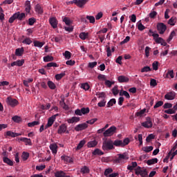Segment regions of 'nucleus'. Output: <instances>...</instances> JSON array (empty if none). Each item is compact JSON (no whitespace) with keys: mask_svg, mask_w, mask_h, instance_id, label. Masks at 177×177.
I'll return each instance as SVG.
<instances>
[{"mask_svg":"<svg viewBox=\"0 0 177 177\" xmlns=\"http://www.w3.org/2000/svg\"><path fill=\"white\" fill-rule=\"evenodd\" d=\"M114 149L113 142L111 140H105L102 142V150L104 151H110Z\"/></svg>","mask_w":177,"mask_h":177,"instance_id":"obj_1","label":"nucleus"},{"mask_svg":"<svg viewBox=\"0 0 177 177\" xmlns=\"http://www.w3.org/2000/svg\"><path fill=\"white\" fill-rule=\"evenodd\" d=\"M136 175H140L141 177H148L149 174L147 173V170L146 169H142L140 166H138L136 169H135Z\"/></svg>","mask_w":177,"mask_h":177,"instance_id":"obj_2","label":"nucleus"},{"mask_svg":"<svg viewBox=\"0 0 177 177\" xmlns=\"http://www.w3.org/2000/svg\"><path fill=\"white\" fill-rule=\"evenodd\" d=\"M115 131H117V127L112 126L107 130H106L104 133L103 135L105 138H107L109 136H113L114 133H115Z\"/></svg>","mask_w":177,"mask_h":177,"instance_id":"obj_3","label":"nucleus"},{"mask_svg":"<svg viewBox=\"0 0 177 177\" xmlns=\"http://www.w3.org/2000/svg\"><path fill=\"white\" fill-rule=\"evenodd\" d=\"M6 102L8 106H10L11 107H16L17 104H19V101H17L16 99L12 97H8L6 100Z\"/></svg>","mask_w":177,"mask_h":177,"instance_id":"obj_4","label":"nucleus"},{"mask_svg":"<svg viewBox=\"0 0 177 177\" xmlns=\"http://www.w3.org/2000/svg\"><path fill=\"white\" fill-rule=\"evenodd\" d=\"M157 30L159 34H164L167 31V25L164 23H158L157 24Z\"/></svg>","mask_w":177,"mask_h":177,"instance_id":"obj_5","label":"nucleus"},{"mask_svg":"<svg viewBox=\"0 0 177 177\" xmlns=\"http://www.w3.org/2000/svg\"><path fill=\"white\" fill-rule=\"evenodd\" d=\"M118 158H116L115 159V162H121V161H122V160H128V158H129V157H128V153H119L118 154Z\"/></svg>","mask_w":177,"mask_h":177,"instance_id":"obj_6","label":"nucleus"},{"mask_svg":"<svg viewBox=\"0 0 177 177\" xmlns=\"http://www.w3.org/2000/svg\"><path fill=\"white\" fill-rule=\"evenodd\" d=\"M142 127H144V128H152L153 127V122H151V118L147 117L146 118V121L142 122Z\"/></svg>","mask_w":177,"mask_h":177,"instance_id":"obj_7","label":"nucleus"},{"mask_svg":"<svg viewBox=\"0 0 177 177\" xmlns=\"http://www.w3.org/2000/svg\"><path fill=\"white\" fill-rule=\"evenodd\" d=\"M176 97V93L175 91H170L165 95L166 100H174Z\"/></svg>","mask_w":177,"mask_h":177,"instance_id":"obj_8","label":"nucleus"},{"mask_svg":"<svg viewBox=\"0 0 177 177\" xmlns=\"http://www.w3.org/2000/svg\"><path fill=\"white\" fill-rule=\"evenodd\" d=\"M86 128H88V124L86 122H84L82 124H77L75 127V131H76L77 132H80V131H84V129H86Z\"/></svg>","mask_w":177,"mask_h":177,"instance_id":"obj_9","label":"nucleus"},{"mask_svg":"<svg viewBox=\"0 0 177 177\" xmlns=\"http://www.w3.org/2000/svg\"><path fill=\"white\" fill-rule=\"evenodd\" d=\"M55 120H56V118L55 116L50 117L48 120L47 124L45 126V129H48V128H50V127H52L53 125V122H55Z\"/></svg>","mask_w":177,"mask_h":177,"instance_id":"obj_10","label":"nucleus"},{"mask_svg":"<svg viewBox=\"0 0 177 177\" xmlns=\"http://www.w3.org/2000/svg\"><path fill=\"white\" fill-rule=\"evenodd\" d=\"M49 23L53 28H57V19L55 17L50 18Z\"/></svg>","mask_w":177,"mask_h":177,"instance_id":"obj_11","label":"nucleus"},{"mask_svg":"<svg viewBox=\"0 0 177 177\" xmlns=\"http://www.w3.org/2000/svg\"><path fill=\"white\" fill-rule=\"evenodd\" d=\"M66 131H67V126L64 124H62L59 126L57 131V133H59V134L64 133Z\"/></svg>","mask_w":177,"mask_h":177,"instance_id":"obj_12","label":"nucleus"},{"mask_svg":"<svg viewBox=\"0 0 177 177\" xmlns=\"http://www.w3.org/2000/svg\"><path fill=\"white\" fill-rule=\"evenodd\" d=\"M61 160H64L65 162H69L70 164H73L74 162V160H73V158H71L67 156H61Z\"/></svg>","mask_w":177,"mask_h":177,"instance_id":"obj_13","label":"nucleus"},{"mask_svg":"<svg viewBox=\"0 0 177 177\" xmlns=\"http://www.w3.org/2000/svg\"><path fill=\"white\" fill-rule=\"evenodd\" d=\"M118 82H129V78L127 76L120 75L118 77Z\"/></svg>","mask_w":177,"mask_h":177,"instance_id":"obj_14","label":"nucleus"},{"mask_svg":"<svg viewBox=\"0 0 177 177\" xmlns=\"http://www.w3.org/2000/svg\"><path fill=\"white\" fill-rule=\"evenodd\" d=\"M3 162L10 167H13V161L8 157H3Z\"/></svg>","mask_w":177,"mask_h":177,"instance_id":"obj_15","label":"nucleus"},{"mask_svg":"<svg viewBox=\"0 0 177 177\" xmlns=\"http://www.w3.org/2000/svg\"><path fill=\"white\" fill-rule=\"evenodd\" d=\"M20 140L21 142H24V143H26V145H28V146H32V142H31V139L30 138H21Z\"/></svg>","mask_w":177,"mask_h":177,"instance_id":"obj_16","label":"nucleus"},{"mask_svg":"<svg viewBox=\"0 0 177 177\" xmlns=\"http://www.w3.org/2000/svg\"><path fill=\"white\" fill-rule=\"evenodd\" d=\"M80 118L73 116L70 119H68L67 122L68 124H74V122H80Z\"/></svg>","mask_w":177,"mask_h":177,"instance_id":"obj_17","label":"nucleus"},{"mask_svg":"<svg viewBox=\"0 0 177 177\" xmlns=\"http://www.w3.org/2000/svg\"><path fill=\"white\" fill-rule=\"evenodd\" d=\"M31 10V2L30 1H26L25 3V11L26 13H30Z\"/></svg>","mask_w":177,"mask_h":177,"instance_id":"obj_18","label":"nucleus"},{"mask_svg":"<svg viewBox=\"0 0 177 177\" xmlns=\"http://www.w3.org/2000/svg\"><path fill=\"white\" fill-rule=\"evenodd\" d=\"M20 133H15L11 131H8L6 132V136H10L11 138H17V136H20Z\"/></svg>","mask_w":177,"mask_h":177,"instance_id":"obj_19","label":"nucleus"},{"mask_svg":"<svg viewBox=\"0 0 177 177\" xmlns=\"http://www.w3.org/2000/svg\"><path fill=\"white\" fill-rule=\"evenodd\" d=\"M96 146H97V141H96L95 140L89 141L87 143V147L88 148L95 147Z\"/></svg>","mask_w":177,"mask_h":177,"instance_id":"obj_20","label":"nucleus"},{"mask_svg":"<svg viewBox=\"0 0 177 177\" xmlns=\"http://www.w3.org/2000/svg\"><path fill=\"white\" fill-rule=\"evenodd\" d=\"M55 177H70V176H66V173L63 171H57L55 173Z\"/></svg>","mask_w":177,"mask_h":177,"instance_id":"obj_21","label":"nucleus"},{"mask_svg":"<svg viewBox=\"0 0 177 177\" xmlns=\"http://www.w3.org/2000/svg\"><path fill=\"white\" fill-rule=\"evenodd\" d=\"M24 53V48H17L15 50V55L16 56H23Z\"/></svg>","mask_w":177,"mask_h":177,"instance_id":"obj_22","label":"nucleus"},{"mask_svg":"<svg viewBox=\"0 0 177 177\" xmlns=\"http://www.w3.org/2000/svg\"><path fill=\"white\" fill-rule=\"evenodd\" d=\"M88 35H89L88 32H82L80 34L79 37L80 38V39L85 41V39H86V38H88Z\"/></svg>","mask_w":177,"mask_h":177,"instance_id":"obj_23","label":"nucleus"},{"mask_svg":"<svg viewBox=\"0 0 177 177\" xmlns=\"http://www.w3.org/2000/svg\"><path fill=\"white\" fill-rule=\"evenodd\" d=\"M50 149L52 151L53 154H57V145H56V144H51L50 145Z\"/></svg>","mask_w":177,"mask_h":177,"instance_id":"obj_24","label":"nucleus"},{"mask_svg":"<svg viewBox=\"0 0 177 177\" xmlns=\"http://www.w3.org/2000/svg\"><path fill=\"white\" fill-rule=\"evenodd\" d=\"M15 14L17 15V19H18V20H23L24 19H26V14L24 12L20 13V12H18Z\"/></svg>","mask_w":177,"mask_h":177,"instance_id":"obj_25","label":"nucleus"},{"mask_svg":"<svg viewBox=\"0 0 177 177\" xmlns=\"http://www.w3.org/2000/svg\"><path fill=\"white\" fill-rule=\"evenodd\" d=\"M93 156H103V154H104V153L103 151H102V150L99 149H95L93 153H92Z\"/></svg>","mask_w":177,"mask_h":177,"instance_id":"obj_26","label":"nucleus"},{"mask_svg":"<svg viewBox=\"0 0 177 177\" xmlns=\"http://www.w3.org/2000/svg\"><path fill=\"white\" fill-rule=\"evenodd\" d=\"M158 162V159L157 158L148 160L147 162V165H153V164H157Z\"/></svg>","mask_w":177,"mask_h":177,"instance_id":"obj_27","label":"nucleus"},{"mask_svg":"<svg viewBox=\"0 0 177 177\" xmlns=\"http://www.w3.org/2000/svg\"><path fill=\"white\" fill-rule=\"evenodd\" d=\"M59 104L64 110H68V105L66 104L64 98H62L61 101L59 102Z\"/></svg>","mask_w":177,"mask_h":177,"instance_id":"obj_28","label":"nucleus"},{"mask_svg":"<svg viewBox=\"0 0 177 177\" xmlns=\"http://www.w3.org/2000/svg\"><path fill=\"white\" fill-rule=\"evenodd\" d=\"M174 78L175 75H174V70H168L165 78Z\"/></svg>","mask_w":177,"mask_h":177,"instance_id":"obj_29","label":"nucleus"},{"mask_svg":"<svg viewBox=\"0 0 177 177\" xmlns=\"http://www.w3.org/2000/svg\"><path fill=\"white\" fill-rule=\"evenodd\" d=\"M35 10L39 13V15H42L44 13V10L42 9V7H41V5L37 4L35 6Z\"/></svg>","mask_w":177,"mask_h":177,"instance_id":"obj_30","label":"nucleus"},{"mask_svg":"<svg viewBox=\"0 0 177 177\" xmlns=\"http://www.w3.org/2000/svg\"><path fill=\"white\" fill-rule=\"evenodd\" d=\"M113 146H116V147H123L122 140H116L113 142Z\"/></svg>","mask_w":177,"mask_h":177,"instance_id":"obj_31","label":"nucleus"},{"mask_svg":"<svg viewBox=\"0 0 177 177\" xmlns=\"http://www.w3.org/2000/svg\"><path fill=\"white\" fill-rule=\"evenodd\" d=\"M85 143H86V141H85L84 140H81L79 144L77 145V147H76V150H81V149H82V147H84Z\"/></svg>","mask_w":177,"mask_h":177,"instance_id":"obj_32","label":"nucleus"},{"mask_svg":"<svg viewBox=\"0 0 177 177\" xmlns=\"http://www.w3.org/2000/svg\"><path fill=\"white\" fill-rule=\"evenodd\" d=\"M86 2H88V0H78L77 6L79 8H84V6L86 4Z\"/></svg>","mask_w":177,"mask_h":177,"instance_id":"obj_33","label":"nucleus"},{"mask_svg":"<svg viewBox=\"0 0 177 177\" xmlns=\"http://www.w3.org/2000/svg\"><path fill=\"white\" fill-rule=\"evenodd\" d=\"M63 21H64V23H65V24L66 26H70L71 24H73V20L70 19V18H68L67 17H65L63 19Z\"/></svg>","mask_w":177,"mask_h":177,"instance_id":"obj_34","label":"nucleus"},{"mask_svg":"<svg viewBox=\"0 0 177 177\" xmlns=\"http://www.w3.org/2000/svg\"><path fill=\"white\" fill-rule=\"evenodd\" d=\"M117 103V101L115 100V98L111 99L108 103H107V107H111L114 106Z\"/></svg>","mask_w":177,"mask_h":177,"instance_id":"obj_35","label":"nucleus"},{"mask_svg":"<svg viewBox=\"0 0 177 177\" xmlns=\"http://www.w3.org/2000/svg\"><path fill=\"white\" fill-rule=\"evenodd\" d=\"M153 147V146L149 147H144L142 148V151H145V153H150V151H152Z\"/></svg>","mask_w":177,"mask_h":177,"instance_id":"obj_36","label":"nucleus"},{"mask_svg":"<svg viewBox=\"0 0 177 177\" xmlns=\"http://www.w3.org/2000/svg\"><path fill=\"white\" fill-rule=\"evenodd\" d=\"M45 45L44 42H41L38 41H34V46L37 48H42Z\"/></svg>","mask_w":177,"mask_h":177,"instance_id":"obj_37","label":"nucleus"},{"mask_svg":"<svg viewBox=\"0 0 177 177\" xmlns=\"http://www.w3.org/2000/svg\"><path fill=\"white\" fill-rule=\"evenodd\" d=\"M176 23V17H172L168 21V24H169L170 26H175Z\"/></svg>","mask_w":177,"mask_h":177,"instance_id":"obj_38","label":"nucleus"},{"mask_svg":"<svg viewBox=\"0 0 177 177\" xmlns=\"http://www.w3.org/2000/svg\"><path fill=\"white\" fill-rule=\"evenodd\" d=\"M80 172L82 174H89V167H88L87 166H84L83 167L81 168Z\"/></svg>","mask_w":177,"mask_h":177,"instance_id":"obj_39","label":"nucleus"},{"mask_svg":"<svg viewBox=\"0 0 177 177\" xmlns=\"http://www.w3.org/2000/svg\"><path fill=\"white\" fill-rule=\"evenodd\" d=\"M53 60H54L53 57L50 55H47L44 57V62H45L46 63H48V62H53Z\"/></svg>","mask_w":177,"mask_h":177,"instance_id":"obj_40","label":"nucleus"},{"mask_svg":"<svg viewBox=\"0 0 177 177\" xmlns=\"http://www.w3.org/2000/svg\"><path fill=\"white\" fill-rule=\"evenodd\" d=\"M22 44H25L26 45H31V44H32V41H31V39H30V37H26L22 41Z\"/></svg>","mask_w":177,"mask_h":177,"instance_id":"obj_41","label":"nucleus"},{"mask_svg":"<svg viewBox=\"0 0 177 177\" xmlns=\"http://www.w3.org/2000/svg\"><path fill=\"white\" fill-rule=\"evenodd\" d=\"M95 95L96 96H98L99 99H106V93L104 92H97Z\"/></svg>","mask_w":177,"mask_h":177,"instance_id":"obj_42","label":"nucleus"},{"mask_svg":"<svg viewBox=\"0 0 177 177\" xmlns=\"http://www.w3.org/2000/svg\"><path fill=\"white\" fill-rule=\"evenodd\" d=\"M21 157L24 161H27L28 157H30V153L28 152H23Z\"/></svg>","mask_w":177,"mask_h":177,"instance_id":"obj_43","label":"nucleus"},{"mask_svg":"<svg viewBox=\"0 0 177 177\" xmlns=\"http://www.w3.org/2000/svg\"><path fill=\"white\" fill-rule=\"evenodd\" d=\"M64 75H66V73L64 72L59 74H57L55 75V80H57V81H60V80L62 79L63 77H64Z\"/></svg>","mask_w":177,"mask_h":177,"instance_id":"obj_44","label":"nucleus"},{"mask_svg":"<svg viewBox=\"0 0 177 177\" xmlns=\"http://www.w3.org/2000/svg\"><path fill=\"white\" fill-rule=\"evenodd\" d=\"M51 41L57 42L58 44H60L62 42V37L58 36V37H54L51 39Z\"/></svg>","mask_w":177,"mask_h":177,"instance_id":"obj_45","label":"nucleus"},{"mask_svg":"<svg viewBox=\"0 0 177 177\" xmlns=\"http://www.w3.org/2000/svg\"><path fill=\"white\" fill-rule=\"evenodd\" d=\"M120 95L125 96V97H127V99H129V97H131V95H129V93H128V91H123L122 92H120Z\"/></svg>","mask_w":177,"mask_h":177,"instance_id":"obj_46","label":"nucleus"},{"mask_svg":"<svg viewBox=\"0 0 177 177\" xmlns=\"http://www.w3.org/2000/svg\"><path fill=\"white\" fill-rule=\"evenodd\" d=\"M48 86L50 88V89H56V84L53 83L52 81L48 82Z\"/></svg>","mask_w":177,"mask_h":177,"instance_id":"obj_47","label":"nucleus"},{"mask_svg":"<svg viewBox=\"0 0 177 177\" xmlns=\"http://www.w3.org/2000/svg\"><path fill=\"white\" fill-rule=\"evenodd\" d=\"M81 88L84 89V91H89V88H91V86L88 83H83L81 85Z\"/></svg>","mask_w":177,"mask_h":177,"instance_id":"obj_48","label":"nucleus"},{"mask_svg":"<svg viewBox=\"0 0 177 177\" xmlns=\"http://www.w3.org/2000/svg\"><path fill=\"white\" fill-rule=\"evenodd\" d=\"M86 19H87V20H89V21H90V23H91V24H95V17L87 15L86 17Z\"/></svg>","mask_w":177,"mask_h":177,"instance_id":"obj_49","label":"nucleus"},{"mask_svg":"<svg viewBox=\"0 0 177 177\" xmlns=\"http://www.w3.org/2000/svg\"><path fill=\"white\" fill-rule=\"evenodd\" d=\"M97 66V62H89L88 64V68H95Z\"/></svg>","mask_w":177,"mask_h":177,"instance_id":"obj_50","label":"nucleus"},{"mask_svg":"<svg viewBox=\"0 0 177 177\" xmlns=\"http://www.w3.org/2000/svg\"><path fill=\"white\" fill-rule=\"evenodd\" d=\"M35 125H39V122L38 121H34L28 123V127H29L30 128H32V127H35Z\"/></svg>","mask_w":177,"mask_h":177,"instance_id":"obj_51","label":"nucleus"},{"mask_svg":"<svg viewBox=\"0 0 177 177\" xmlns=\"http://www.w3.org/2000/svg\"><path fill=\"white\" fill-rule=\"evenodd\" d=\"M129 142H131V140L128 138H124V140L122 141V145L123 147H125V146L129 145Z\"/></svg>","mask_w":177,"mask_h":177,"instance_id":"obj_52","label":"nucleus"},{"mask_svg":"<svg viewBox=\"0 0 177 177\" xmlns=\"http://www.w3.org/2000/svg\"><path fill=\"white\" fill-rule=\"evenodd\" d=\"M111 172H113V169L108 168L104 171V175L108 177L110 175V174H111Z\"/></svg>","mask_w":177,"mask_h":177,"instance_id":"obj_53","label":"nucleus"},{"mask_svg":"<svg viewBox=\"0 0 177 177\" xmlns=\"http://www.w3.org/2000/svg\"><path fill=\"white\" fill-rule=\"evenodd\" d=\"M106 101L105 99H103L100 102H98L97 106L98 107H104L106 106Z\"/></svg>","mask_w":177,"mask_h":177,"instance_id":"obj_54","label":"nucleus"},{"mask_svg":"<svg viewBox=\"0 0 177 177\" xmlns=\"http://www.w3.org/2000/svg\"><path fill=\"white\" fill-rule=\"evenodd\" d=\"M106 56L110 57L111 56V48L109 46H106Z\"/></svg>","mask_w":177,"mask_h":177,"instance_id":"obj_55","label":"nucleus"},{"mask_svg":"<svg viewBox=\"0 0 177 177\" xmlns=\"http://www.w3.org/2000/svg\"><path fill=\"white\" fill-rule=\"evenodd\" d=\"M151 68H150V66H144L142 69H141V73H149V71H151Z\"/></svg>","mask_w":177,"mask_h":177,"instance_id":"obj_56","label":"nucleus"},{"mask_svg":"<svg viewBox=\"0 0 177 177\" xmlns=\"http://www.w3.org/2000/svg\"><path fill=\"white\" fill-rule=\"evenodd\" d=\"M63 55L66 59H71V53H70V51L66 50L63 53Z\"/></svg>","mask_w":177,"mask_h":177,"instance_id":"obj_57","label":"nucleus"},{"mask_svg":"<svg viewBox=\"0 0 177 177\" xmlns=\"http://www.w3.org/2000/svg\"><path fill=\"white\" fill-rule=\"evenodd\" d=\"M146 113V109H142L136 113V117H142Z\"/></svg>","mask_w":177,"mask_h":177,"instance_id":"obj_58","label":"nucleus"},{"mask_svg":"<svg viewBox=\"0 0 177 177\" xmlns=\"http://www.w3.org/2000/svg\"><path fill=\"white\" fill-rule=\"evenodd\" d=\"M152 139H154V136H153V134H149V135L146 138V142H147V143H150V142H151Z\"/></svg>","mask_w":177,"mask_h":177,"instance_id":"obj_59","label":"nucleus"},{"mask_svg":"<svg viewBox=\"0 0 177 177\" xmlns=\"http://www.w3.org/2000/svg\"><path fill=\"white\" fill-rule=\"evenodd\" d=\"M162 104H164V102L158 101L154 105L153 109H158V107H161V106H162Z\"/></svg>","mask_w":177,"mask_h":177,"instance_id":"obj_60","label":"nucleus"},{"mask_svg":"<svg viewBox=\"0 0 177 177\" xmlns=\"http://www.w3.org/2000/svg\"><path fill=\"white\" fill-rule=\"evenodd\" d=\"M16 19H17V17L16 15V13H15L11 17H10L8 20V23H10V24L13 23V21H15Z\"/></svg>","mask_w":177,"mask_h":177,"instance_id":"obj_61","label":"nucleus"},{"mask_svg":"<svg viewBox=\"0 0 177 177\" xmlns=\"http://www.w3.org/2000/svg\"><path fill=\"white\" fill-rule=\"evenodd\" d=\"M12 121H14V122H20V121H21V118H20L19 116L15 115L12 118Z\"/></svg>","mask_w":177,"mask_h":177,"instance_id":"obj_62","label":"nucleus"},{"mask_svg":"<svg viewBox=\"0 0 177 177\" xmlns=\"http://www.w3.org/2000/svg\"><path fill=\"white\" fill-rule=\"evenodd\" d=\"M164 113L166 114H175L176 111L174 110V109H169L167 110H165Z\"/></svg>","mask_w":177,"mask_h":177,"instance_id":"obj_63","label":"nucleus"},{"mask_svg":"<svg viewBox=\"0 0 177 177\" xmlns=\"http://www.w3.org/2000/svg\"><path fill=\"white\" fill-rule=\"evenodd\" d=\"M81 111H82V114H88L90 110H89V108L87 107V108H82L81 109Z\"/></svg>","mask_w":177,"mask_h":177,"instance_id":"obj_64","label":"nucleus"}]
</instances>
